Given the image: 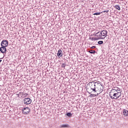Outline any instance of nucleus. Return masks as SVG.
I'll return each mask as SVG.
<instances>
[{
    "label": "nucleus",
    "mask_w": 128,
    "mask_h": 128,
    "mask_svg": "<svg viewBox=\"0 0 128 128\" xmlns=\"http://www.w3.org/2000/svg\"><path fill=\"white\" fill-rule=\"evenodd\" d=\"M98 44H104V41L100 40L98 42Z\"/></svg>",
    "instance_id": "19"
},
{
    "label": "nucleus",
    "mask_w": 128,
    "mask_h": 128,
    "mask_svg": "<svg viewBox=\"0 0 128 128\" xmlns=\"http://www.w3.org/2000/svg\"><path fill=\"white\" fill-rule=\"evenodd\" d=\"M57 56H58V58H62V50L60 49L58 50V52L57 53Z\"/></svg>",
    "instance_id": "10"
},
{
    "label": "nucleus",
    "mask_w": 128,
    "mask_h": 128,
    "mask_svg": "<svg viewBox=\"0 0 128 128\" xmlns=\"http://www.w3.org/2000/svg\"><path fill=\"white\" fill-rule=\"evenodd\" d=\"M96 82H94V81L90 82L89 83V85L90 86V88H89V90L96 88Z\"/></svg>",
    "instance_id": "6"
},
{
    "label": "nucleus",
    "mask_w": 128,
    "mask_h": 128,
    "mask_svg": "<svg viewBox=\"0 0 128 128\" xmlns=\"http://www.w3.org/2000/svg\"><path fill=\"white\" fill-rule=\"evenodd\" d=\"M1 46L2 47L0 48V52L2 54H6V47L4 46Z\"/></svg>",
    "instance_id": "8"
},
{
    "label": "nucleus",
    "mask_w": 128,
    "mask_h": 128,
    "mask_svg": "<svg viewBox=\"0 0 128 128\" xmlns=\"http://www.w3.org/2000/svg\"><path fill=\"white\" fill-rule=\"evenodd\" d=\"M114 6L116 8V10H120V7L118 5H115Z\"/></svg>",
    "instance_id": "12"
},
{
    "label": "nucleus",
    "mask_w": 128,
    "mask_h": 128,
    "mask_svg": "<svg viewBox=\"0 0 128 128\" xmlns=\"http://www.w3.org/2000/svg\"><path fill=\"white\" fill-rule=\"evenodd\" d=\"M109 12V10H104V11H102L101 14H104V12H106V13H108V12Z\"/></svg>",
    "instance_id": "20"
},
{
    "label": "nucleus",
    "mask_w": 128,
    "mask_h": 128,
    "mask_svg": "<svg viewBox=\"0 0 128 128\" xmlns=\"http://www.w3.org/2000/svg\"><path fill=\"white\" fill-rule=\"evenodd\" d=\"M95 36L97 37L94 38L95 40H104V38L108 36V31L106 30L100 31L95 34Z\"/></svg>",
    "instance_id": "2"
},
{
    "label": "nucleus",
    "mask_w": 128,
    "mask_h": 128,
    "mask_svg": "<svg viewBox=\"0 0 128 128\" xmlns=\"http://www.w3.org/2000/svg\"><path fill=\"white\" fill-rule=\"evenodd\" d=\"M123 114L124 116H128V110H124Z\"/></svg>",
    "instance_id": "11"
},
{
    "label": "nucleus",
    "mask_w": 128,
    "mask_h": 128,
    "mask_svg": "<svg viewBox=\"0 0 128 128\" xmlns=\"http://www.w3.org/2000/svg\"><path fill=\"white\" fill-rule=\"evenodd\" d=\"M109 96L112 100H118L122 96V90L120 88L112 89L109 93Z\"/></svg>",
    "instance_id": "1"
},
{
    "label": "nucleus",
    "mask_w": 128,
    "mask_h": 128,
    "mask_svg": "<svg viewBox=\"0 0 128 128\" xmlns=\"http://www.w3.org/2000/svg\"><path fill=\"white\" fill-rule=\"evenodd\" d=\"M96 48V46H92V47L90 48H92V50H94V48Z\"/></svg>",
    "instance_id": "21"
},
{
    "label": "nucleus",
    "mask_w": 128,
    "mask_h": 128,
    "mask_svg": "<svg viewBox=\"0 0 128 128\" xmlns=\"http://www.w3.org/2000/svg\"><path fill=\"white\" fill-rule=\"evenodd\" d=\"M30 109L28 107L24 108L22 109V114H28L30 113Z\"/></svg>",
    "instance_id": "5"
},
{
    "label": "nucleus",
    "mask_w": 128,
    "mask_h": 128,
    "mask_svg": "<svg viewBox=\"0 0 128 128\" xmlns=\"http://www.w3.org/2000/svg\"><path fill=\"white\" fill-rule=\"evenodd\" d=\"M88 92V94H92V92H94V94H96V92H98L96 91V88H95L89 89V91Z\"/></svg>",
    "instance_id": "9"
},
{
    "label": "nucleus",
    "mask_w": 128,
    "mask_h": 128,
    "mask_svg": "<svg viewBox=\"0 0 128 128\" xmlns=\"http://www.w3.org/2000/svg\"><path fill=\"white\" fill-rule=\"evenodd\" d=\"M2 61V60H0V63H1Z\"/></svg>",
    "instance_id": "22"
},
{
    "label": "nucleus",
    "mask_w": 128,
    "mask_h": 128,
    "mask_svg": "<svg viewBox=\"0 0 128 128\" xmlns=\"http://www.w3.org/2000/svg\"><path fill=\"white\" fill-rule=\"evenodd\" d=\"M88 52H90V54H96V52L94 50H90Z\"/></svg>",
    "instance_id": "14"
},
{
    "label": "nucleus",
    "mask_w": 128,
    "mask_h": 128,
    "mask_svg": "<svg viewBox=\"0 0 128 128\" xmlns=\"http://www.w3.org/2000/svg\"><path fill=\"white\" fill-rule=\"evenodd\" d=\"M24 104H32V100L30 98H25L24 100Z\"/></svg>",
    "instance_id": "4"
},
{
    "label": "nucleus",
    "mask_w": 128,
    "mask_h": 128,
    "mask_svg": "<svg viewBox=\"0 0 128 128\" xmlns=\"http://www.w3.org/2000/svg\"><path fill=\"white\" fill-rule=\"evenodd\" d=\"M92 40H94V38H92Z\"/></svg>",
    "instance_id": "23"
},
{
    "label": "nucleus",
    "mask_w": 128,
    "mask_h": 128,
    "mask_svg": "<svg viewBox=\"0 0 128 128\" xmlns=\"http://www.w3.org/2000/svg\"><path fill=\"white\" fill-rule=\"evenodd\" d=\"M96 90L97 92H102V90H104V86L102 85L98 82H96Z\"/></svg>",
    "instance_id": "3"
},
{
    "label": "nucleus",
    "mask_w": 128,
    "mask_h": 128,
    "mask_svg": "<svg viewBox=\"0 0 128 128\" xmlns=\"http://www.w3.org/2000/svg\"><path fill=\"white\" fill-rule=\"evenodd\" d=\"M98 93H96V94H90V98H94V96H98Z\"/></svg>",
    "instance_id": "13"
},
{
    "label": "nucleus",
    "mask_w": 128,
    "mask_h": 128,
    "mask_svg": "<svg viewBox=\"0 0 128 128\" xmlns=\"http://www.w3.org/2000/svg\"><path fill=\"white\" fill-rule=\"evenodd\" d=\"M68 124H63L60 126V128H68Z\"/></svg>",
    "instance_id": "15"
},
{
    "label": "nucleus",
    "mask_w": 128,
    "mask_h": 128,
    "mask_svg": "<svg viewBox=\"0 0 128 128\" xmlns=\"http://www.w3.org/2000/svg\"><path fill=\"white\" fill-rule=\"evenodd\" d=\"M66 66V63H62L61 66H62V68H65Z\"/></svg>",
    "instance_id": "18"
},
{
    "label": "nucleus",
    "mask_w": 128,
    "mask_h": 128,
    "mask_svg": "<svg viewBox=\"0 0 128 128\" xmlns=\"http://www.w3.org/2000/svg\"><path fill=\"white\" fill-rule=\"evenodd\" d=\"M5 46V48H6L8 46V41L6 40H3L1 42V46Z\"/></svg>",
    "instance_id": "7"
},
{
    "label": "nucleus",
    "mask_w": 128,
    "mask_h": 128,
    "mask_svg": "<svg viewBox=\"0 0 128 128\" xmlns=\"http://www.w3.org/2000/svg\"><path fill=\"white\" fill-rule=\"evenodd\" d=\"M66 116H68L70 117V116H72V113H70V112H68V113L66 114Z\"/></svg>",
    "instance_id": "17"
},
{
    "label": "nucleus",
    "mask_w": 128,
    "mask_h": 128,
    "mask_svg": "<svg viewBox=\"0 0 128 128\" xmlns=\"http://www.w3.org/2000/svg\"><path fill=\"white\" fill-rule=\"evenodd\" d=\"M100 14H102V12H96V13H94L93 14L94 16H100Z\"/></svg>",
    "instance_id": "16"
}]
</instances>
